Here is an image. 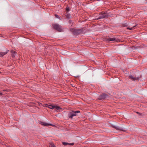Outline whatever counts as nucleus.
Here are the masks:
<instances>
[{"label": "nucleus", "mask_w": 147, "mask_h": 147, "mask_svg": "<svg viewBox=\"0 0 147 147\" xmlns=\"http://www.w3.org/2000/svg\"><path fill=\"white\" fill-rule=\"evenodd\" d=\"M54 108H55L57 110H59V109H61L60 107L58 106L54 105Z\"/></svg>", "instance_id": "11"}, {"label": "nucleus", "mask_w": 147, "mask_h": 147, "mask_svg": "<svg viewBox=\"0 0 147 147\" xmlns=\"http://www.w3.org/2000/svg\"><path fill=\"white\" fill-rule=\"evenodd\" d=\"M55 17L56 18H58V19H60V18H59V16L58 15H57V14H55Z\"/></svg>", "instance_id": "19"}, {"label": "nucleus", "mask_w": 147, "mask_h": 147, "mask_svg": "<svg viewBox=\"0 0 147 147\" xmlns=\"http://www.w3.org/2000/svg\"><path fill=\"white\" fill-rule=\"evenodd\" d=\"M2 93L0 92V96H2Z\"/></svg>", "instance_id": "22"}, {"label": "nucleus", "mask_w": 147, "mask_h": 147, "mask_svg": "<svg viewBox=\"0 0 147 147\" xmlns=\"http://www.w3.org/2000/svg\"><path fill=\"white\" fill-rule=\"evenodd\" d=\"M106 40L108 42H117L116 38L115 37H108L106 38Z\"/></svg>", "instance_id": "3"}, {"label": "nucleus", "mask_w": 147, "mask_h": 147, "mask_svg": "<svg viewBox=\"0 0 147 147\" xmlns=\"http://www.w3.org/2000/svg\"><path fill=\"white\" fill-rule=\"evenodd\" d=\"M49 105H48V104H45L43 106L44 107H48V106H49Z\"/></svg>", "instance_id": "18"}, {"label": "nucleus", "mask_w": 147, "mask_h": 147, "mask_svg": "<svg viewBox=\"0 0 147 147\" xmlns=\"http://www.w3.org/2000/svg\"><path fill=\"white\" fill-rule=\"evenodd\" d=\"M65 9L67 11H70L69 7L68 6Z\"/></svg>", "instance_id": "14"}, {"label": "nucleus", "mask_w": 147, "mask_h": 147, "mask_svg": "<svg viewBox=\"0 0 147 147\" xmlns=\"http://www.w3.org/2000/svg\"><path fill=\"white\" fill-rule=\"evenodd\" d=\"M12 57H15V55L14 54H12Z\"/></svg>", "instance_id": "21"}, {"label": "nucleus", "mask_w": 147, "mask_h": 147, "mask_svg": "<svg viewBox=\"0 0 147 147\" xmlns=\"http://www.w3.org/2000/svg\"><path fill=\"white\" fill-rule=\"evenodd\" d=\"M8 51L5 52H0V57H2L7 53Z\"/></svg>", "instance_id": "10"}, {"label": "nucleus", "mask_w": 147, "mask_h": 147, "mask_svg": "<svg viewBox=\"0 0 147 147\" xmlns=\"http://www.w3.org/2000/svg\"><path fill=\"white\" fill-rule=\"evenodd\" d=\"M70 30L75 35H76L78 34V30L74 28H71V29Z\"/></svg>", "instance_id": "7"}, {"label": "nucleus", "mask_w": 147, "mask_h": 147, "mask_svg": "<svg viewBox=\"0 0 147 147\" xmlns=\"http://www.w3.org/2000/svg\"><path fill=\"white\" fill-rule=\"evenodd\" d=\"M48 107L51 109H54V106H53L52 105H49Z\"/></svg>", "instance_id": "13"}, {"label": "nucleus", "mask_w": 147, "mask_h": 147, "mask_svg": "<svg viewBox=\"0 0 147 147\" xmlns=\"http://www.w3.org/2000/svg\"><path fill=\"white\" fill-rule=\"evenodd\" d=\"M62 144L63 145H64L65 146H66L68 145H69V143H67V142H63Z\"/></svg>", "instance_id": "16"}, {"label": "nucleus", "mask_w": 147, "mask_h": 147, "mask_svg": "<svg viewBox=\"0 0 147 147\" xmlns=\"http://www.w3.org/2000/svg\"><path fill=\"white\" fill-rule=\"evenodd\" d=\"M129 78L131 80H138L139 79V78L138 77H134L133 76H132V75H130L129 76Z\"/></svg>", "instance_id": "8"}, {"label": "nucleus", "mask_w": 147, "mask_h": 147, "mask_svg": "<svg viewBox=\"0 0 147 147\" xmlns=\"http://www.w3.org/2000/svg\"><path fill=\"white\" fill-rule=\"evenodd\" d=\"M135 26H134L130 28V27H127V29L130 30H131L133 29V28H134Z\"/></svg>", "instance_id": "15"}, {"label": "nucleus", "mask_w": 147, "mask_h": 147, "mask_svg": "<svg viewBox=\"0 0 147 147\" xmlns=\"http://www.w3.org/2000/svg\"><path fill=\"white\" fill-rule=\"evenodd\" d=\"M108 96V95L106 94L103 93L100 95L98 97V99L99 100H102L105 99Z\"/></svg>", "instance_id": "4"}, {"label": "nucleus", "mask_w": 147, "mask_h": 147, "mask_svg": "<svg viewBox=\"0 0 147 147\" xmlns=\"http://www.w3.org/2000/svg\"><path fill=\"white\" fill-rule=\"evenodd\" d=\"M65 16H66V17L68 18H69L71 17L70 15L68 13H66L65 14Z\"/></svg>", "instance_id": "12"}, {"label": "nucleus", "mask_w": 147, "mask_h": 147, "mask_svg": "<svg viewBox=\"0 0 147 147\" xmlns=\"http://www.w3.org/2000/svg\"><path fill=\"white\" fill-rule=\"evenodd\" d=\"M69 23H71V20H69Z\"/></svg>", "instance_id": "23"}, {"label": "nucleus", "mask_w": 147, "mask_h": 147, "mask_svg": "<svg viewBox=\"0 0 147 147\" xmlns=\"http://www.w3.org/2000/svg\"><path fill=\"white\" fill-rule=\"evenodd\" d=\"M74 144V143H69V145H73Z\"/></svg>", "instance_id": "20"}, {"label": "nucleus", "mask_w": 147, "mask_h": 147, "mask_svg": "<svg viewBox=\"0 0 147 147\" xmlns=\"http://www.w3.org/2000/svg\"><path fill=\"white\" fill-rule=\"evenodd\" d=\"M107 16V15L106 13L102 14L100 16L99 18L97 19H100L104 18L106 17Z\"/></svg>", "instance_id": "9"}, {"label": "nucleus", "mask_w": 147, "mask_h": 147, "mask_svg": "<svg viewBox=\"0 0 147 147\" xmlns=\"http://www.w3.org/2000/svg\"><path fill=\"white\" fill-rule=\"evenodd\" d=\"M53 27L55 29H56L59 32H62L63 29L61 26L58 24H54L53 25Z\"/></svg>", "instance_id": "2"}, {"label": "nucleus", "mask_w": 147, "mask_h": 147, "mask_svg": "<svg viewBox=\"0 0 147 147\" xmlns=\"http://www.w3.org/2000/svg\"><path fill=\"white\" fill-rule=\"evenodd\" d=\"M14 53H15V51H14Z\"/></svg>", "instance_id": "25"}, {"label": "nucleus", "mask_w": 147, "mask_h": 147, "mask_svg": "<svg viewBox=\"0 0 147 147\" xmlns=\"http://www.w3.org/2000/svg\"><path fill=\"white\" fill-rule=\"evenodd\" d=\"M50 146L51 147H56L54 144L53 143H51L50 144Z\"/></svg>", "instance_id": "17"}, {"label": "nucleus", "mask_w": 147, "mask_h": 147, "mask_svg": "<svg viewBox=\"0 0 147 147\" xmlns=\"http://www.w3.org/2000/svg\"><path fill=\"white\" fill-rule=\"evenodd\" d=\"M136 113H139L138 112H137Z\"/></svg>", "instance_id": "24"}, {"label": "nucleus", "mask_w": 147, "mask_h": 147, "mask_svg": "<svg viewBox=\"0 0 147 147\" xmlns=\"http://www.w3.org/2000/svg\"><path fill=\"white\" fill-rule=\"evenodd\" d=\"M39 123L41 125L45 126H52V125L51 124L45 122L40 121Z\"/></svg>", "instance_id": "6"}, {"label": "nucleus", "mask_w": 147, "mask_h": 147, "mask_svg": "<svg viewBox=\"0 0 147 147\" xmlns=\"http://www.w3.org/2000/svg\"><path fill=\"white\" fill-rule=\"evenodd\" d=\"M114 127L116 129L119 131H124L126 130L125 129L117 126H114Z\"/></svg>", "instance_id": "5"}, {"label": "nucleus", "mask_w": 147, "mask_h": 147, "mask_svg": "<svg viewBox=\"0 0 147 147\" xmlns=\"http://www.w3.org/2000/svg\"><path fill=\"white\" fill-rule=\"evenodd\" d=\"M80 112V111H72L68 113V116L69 118H72L73 117L77 116V113Z\"/></svg>", "instance_id": "1"}]
</instances>
